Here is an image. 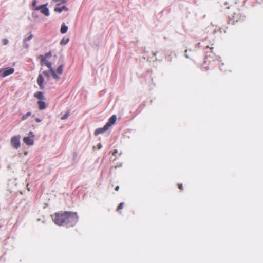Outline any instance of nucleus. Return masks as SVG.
<instances>
[{"mask_svg": "<svg viewBox=\"0 0 263 263\" xmlns=\"http://www.w3.org/2000/svg\"><path fill=\"white\" fill-rule=\"evenodd\" d=\"M185 57L187 58H189V57H188V55L187 54H185Z\"/></svg>", "mask_w": 263, "mask_h": 263, "instance_id": "nucleus-35", "label": "nucleus"}, {"mask_svg": "<svg viewBox=\"0 0 263 263\" xmlns=\"http://www.w3.org/2000/svg\"><path fill=\"white\" fill-rule=\"evenodd\" d=\"M31 112H28L25 115H24L22 117V120H26L30 116H31Z\"/></svg>", "mask_w": 263, "mask_h": 263, "instance_id": "nucleus-18", "label": "nucleus"}, {"mask_svg": "<svg viewBox=\"0 0 263 263\" xmlns=\"http://www.w3.org/2000/svg\"><path fill=\"white\" fill-rule=\"evenodd\" d=\"M14 72V69L13 68L7 67L3 68V78L6 77L9 75L13 74Z\"/></svg>", "mask_w": 263, "mask_h": 263, "instance_id": "nucleus-5", "label": "nucleus"}, {"mask_svg": "<svg viewBox=\"0 0 263 263\" xmlns=\"http://www.w3.org/2000/svg\"><path fill=\"white\" fill-rule=\"evenodd\" d=\"M3 44L5 45H7L9 43V40L7 39H3L2 40Z\"/></svg>", "mask_w": 263, "mask_h": 263, "instance_id": "nucleus-21", "label": "nucleus"}, {"mask_svg": "<svg viewBox=\"0 0 263 263\" xmlns=\"http://www.w3.org/2000/svg\"><path fill=\"white\" fill-rule=\"evenodd\" d=\"M43 74L44 76H46L48 78H49L50 76H52L51 73L49 69V70H48V71H43Z\"/></svg>", "mask_w": 263, "mask_h": 263, "instance_id": "nucleus-17", "label": "nucleus"}, {"mask_svg": "<svg viewBox=\"0 0 263 263\" xmlns=\"http://www.w3.org/2000/svg\"><path fill=\"white\" fill-rule=\"evenodd\" d=\"M3 68L0 69V76H1L3 78Z\"/></svg>", "mask_w": 263, "mask_h": 263, "instance_id": "nucleus-29", "label": "nucleus"}, {"mask_svg": "<svg viewBox=\"0 0 263 263\" xmlns=\"http://www.w3.org/2000/svg\"><path fill=\"white\" fill-rule=\"evenodd\" d=\"M153 55H154V56H155V55H156V53H153Z\"/></svg>", "mask_w": 263, "mask_h": 263, "instance_id": "nucleus-36", "label": "nucleus"}, {"mask_svg": "<svg viewBox=\"0 0 263 263\" xmlns=\"http://www.w3.org/2000/svg\"><path fill=\"white\" fill-rule=\"evenodd\" d=\"M63 68H64V65H60L58 67V68H57V72H55V73L59 77H60V75H61L62 74L63 71Z\"/></svg>", "mask_w": 263, "mask_h": 263, "instance_id": "nucleus-12", "label": "nucleus"}, {"mask_svg": "<svg viewBox=\"0 0 263 263\" xmlns=\"http://www.w3.org/2000/svg\"><path fill=\"white\" fill-rule=\"evenodd\" d=\"M52 219L57 225L73 227L78 221V216L76 212L65 211L55 213Z\"/></svg>", "mask_w": 263, "mask_h": 263, "instance_id": "nucleus-1", "label": "nucleus"}, {"mask_svg": "<svg viewBox=\"0 0 263 263\" xmlns=\"http://www.w3.org/2000/svg\"><path fill=\"white\" fill-rule=\"evenodd\" d=\"M23 47L27 49L29 47V44H27V42H23Z\"/></svg>", "mask_w": 263, "mask_h": 263, "instance_id": "nucleus-25", "label": "nucleus"}, {"mask_svg": "<svg viewBox=\"0 0 263 263\" xmlns=\"http://www.w3.org/2000/svg\"><path fill=\"white\" fill-rule=\"evenodd\" d=\"M21 136L20 135L13 136L10 140L11 146L16 149L19 148L21 145Z\"/></svg>", "mask_w": 263, "mask_h": 263, "instance_id": "nucleus-4", "label": "nucleus"}, {"mask_svg": "<svg viewBox=\"0 0 263 263\" xmlns=\"http://www.w3.org/2000/svg\"><path fill=\"white\" fill-rule=\"evenodd\" d=\"M241 18V15L239 13H234V15L233 16V23L235 22H237Z\"/></svg>", "mask_w": 263, "mask_h": 263, "instance_id": "nucleus-10", "label": "nucleus"}, {"mask_svg": "<svg viewBox=\"0 0 263 263\" xmlns=\"http://www.w3.org/2000/svg\"><path fill=\"white\" fill-rule=\"evenodd\" d=\"M34 96V97L40 100H43L45 99V97L43 95V93L41 91H37V92L35 93Z\"/></svg>", "mask_w": 263, "mask_h": 263, "instance_id": "nucleus-9", "label": "nucleus"}, {"mask_svg": "<svg viewBox=\"0 0 263 263\" xmlns=\"http://www.w3.org/2000/svg\"><path fill=\"white\" fill-rule=\"evenodd\" d=\"M37 105H38L39 108L40 110H43L46 108V103L42 100L38 101Z\"/></svg>", "mask_w": 263, "mask_h": 263, "instance_id": "nucleus-8", "label": "nucleus"}, {"mask_svg": "<svg viewBox=\"0 0 263 263\" xmlns=\"http://www.w3.org/2000/svg\"><path fill=\"white\" fill-rule=\"evenodd\" d=\"M99 134V128H97L95 131V135H98Z\"/></svg>", "mask_w": 263, "mask_h": 263, "instance_id": "nucleus-31", "label": "nucleus"}, {"mask_svg": "<svg viewBox=\"0 0 263 263\" xmlns=\"http://www.w3.org/2000/svg\"><path fill=\"white\" fill-rule=\"evenodd\" d=\"M187 50H186L185 51V53H186V52H187Z\"/></svg>", "mask_w": 263, "mask_h": 263, "instance_id": "nucleus-37", "label": "nucleus"}, {"mask_svg": "<svg viewBox=\"0 0 263 263\" xmlns=\"http://www.w3.org/2000/svg\"><path fill=\"white\" fill-rule=\"evenodd\" d=\"M117 120V117L116 115H112L109 119L108 121V123L111 126L112 125L114 124L116 121Z\"/></svg>", "mask_w": 263, "mask_h": 263, "instance_id": "nucleus-11", "label": "nucleus"}, {"mask_svg": "<svg viewBox=\"0 0 263 263\" xmlns=\"http://www.w3.org/2000/svg\"><path fill=\"white\" fill-rule=\"evenodd\" d=\"M28 137H30V138H33L34 137V135L32 132L30 131L28 133Z\"/></svg>", "mask_w": 263, "mask_h": 263, "instance_id": "nucleus-24", "label": "nucleus"}, {"mask_svg": "<svg viewBox=\"0 0 263 263\" xmlns=\"http://www.w3.org/2000/svg\"><path fill=\"white\" fill-rule=\"evenodd\" d=\"M60 3L59 4H65L66 3L65 0H60Z\"/></svg>", "mask_w": 263, "mask_h": 263, "instance_id": "nucleus-32", "label": "nucleus"}, {"mask_svg": "<svg viewBox=\"0 0 263 263\" xmlns=\"http://www.w3.org/2000/svg\"><path fill=\"white\" fill-rule=\"evenodd\" d=\"M115 189L116 191H118L119 190V186H116Z\"/></svg>", "mask_w": 263, "mask_h": 263, "instance_id": "nucleus-33", "label": "nucleus"}, {"mask_svg": "<svg viewBox=\"0 0 263 263\" xmlns=\"http://www.w3.org/2000/svg\"><path fill=\"white\" fill-rule=\"evenodd\" d=\"M51 56V52H48V53H46L44 57L46 58H49Z\"/></svg>", "mask_w": 263, "mask_h": 263, "instance_id": "nucleus-26", "label": "nucleus"}, {"mask_svg": "<svg viewBox=\"0 0 263 263\" xmlns=\"http://www.w3.org/2000/svg\"><path fill=\"white\" fill-rule=\"evenodd\" d=\"M36 0H33L32 3V9L33 10L39 11L46 16H48L50 14L49 9L47 7V4L42 5L39 6H36Z\"/></svg>", "mask_w": 263, "mask_h": 263, "instance_id": "nucleus-2", "label": "nucleus"}, {"mask_svg": "<svg viewBox=\"0 0 263 263\" xmlns=\"http://www.w3.org/2000/svg\"><path fill=\"white\" fill-rule=\"evenodd\" d=\"M178 188L180 190H183V185H182V184H178Z\"/></svg>", "mask_w": 263, "mask_h": 263, "instance_id": "nucleus-27", "label": "nucleus"}, {"mask_svg": "<svg viewBox=\"0 0 263 263\" xmlns=\"http://www.w3.org/2000/svg\"><path fill=\"white\" fill-rule=\"evenodd\" d=\"M110 126H111L107 123L103 128H100V134L107 130Z\"/></svg>", "mask_w": 263, "mask_h": 263, "instance_id": "nucleus-14", "label": "nucleus"}, {"mask_svg": "<svg viewBox=\"0 0 263 263\" xmlns=\"http://www.w3.org/2000/svg\"><path fill=\"white\" fill-rule=\"evenodd\" d=\"M44 82V78L42 76V74H40L37 79V83L39 86H40L41 89H43L44 88L43 85Z\"/></svg>", "mask_w": 263, "mask_h": 263, "instance_id": "nucleus-7", "label": "nucleus"}, {"mask_svg": "<svg viewBox=\"0 0 263 263\" xmlns=\"http://www.w3.org/2000/svg\"><path fill=\"white\" fill-rule=\"evenodd\" d=\"M41 64L42 66L46 65L50 69L52 77L54 79L56 80L60 79V77L56 74L55 71L52 68L51 63L47 61L43 55H41Z\"/></svg>", "mask_w": 263, "mask_h": 263, "instance_id": "nucleus-3", "label": "nucleus"}, {"mask_svg": "<svg viewBox=\"0 0 263 263\" xmlns=\"http://www.w3.org/2000/svg\"><path fill=\"white\" fill-rule=\"evenodd\" d=\"M32 37H33V35L32 34H30L29 36L24 39L23 42H27V41H29L31 39H32Z\"/></svg>", "mask_w": 263, "mask_h": 263, "instance_id": "nucleus-20", "label": "nucleus"}, {"mask_svg": "<svg viewBox=\"0 0 263 263\" xmlns=\"http://www.w3.org/2000/svg\"><path fill=\"white\" fill-rule=\"evenodd\" d=\"M35 120L36 122H37L38 123H40V122H41L42 121V120L39 119V118H36L35 119Z\"/></svg>", "mask_w": 263, "mask_h": 263, "instance_id": "nucleus-30", "label": "nucleus"}, {"mask_svg": "<svg viewBox=\"0 0 263 263\" xmlns=\"http://www.w3.org/2000/svg\"><path fill=\"white\" fill-rule=\"evenodd\" d=\"M62 9H63V10L66 11H67L68 10V8L65 6H62Z\"/></svg>", "mask_w": 263, "mask_h": 263, "instance_id": "nucleus-28", "label": "nucleus"}, {"mask_svg": "<svg viewBox=\"0 0 263 263\" xmlns=\"http://www.w3.org/2000/svg\"><path fill=\"white\" fill-rule=\"evenodd\" d=\"M68 30V27L65 25L64 23H63L61 25L60 32L62 34L65 33Z\"/></svg>", "mask_w": 263, "mask_h": 263, "instance_id": "nucleus-13", "label": "nucleus"}, {"mask_svg": "<svg viewBox=\"0 0 263 263\" xmlns=\"http://www.w3.org/2000/svg\"><path fill=\"white\" fill-rule=\"evenodd\" d=\"M60 0H53V2H59Z\"/></svg>", "mask_w": 263, "mask_h": 263, "instance_id": "nucleus-34", "label": "nucleus"}, {"mask_svg": "<svg viewBox=\"0 0 263 263\" xmlns=\"http://www.w3.org/2000/svg\"><path fill=\"white\" fill-rule=\"evenodd\" d=\"M118 151L117 149L114 150V151L112 152V155L117 157L118 155H119Z\"/></svg>", "mask_w": 263, "mask_h": 263, "instance_id": "nucleus-23", "label": "nucleus"}, {"mask_svg": "<svg viewBox=\"0 0 263 263\" xmlns=\"http://www.w3.org/2000/svg\"><path fill=\"white\" fill-rule=\"evenodd\" d=\"M123 206H124V203L123 202L120 203V204L119 205V206H118L117 210L119 211L120 210L122 209L123 208Z\"/></svg>", "mask_w": 263, "mask_h": 263, "instance_id": "nucleus-22", "label": "nucleus"}, {"mask_svg": "<svg viewBox=\"0 0 263 263\" xmlns=\"http://www.w3.org/2000/svg\"><path fill=\"white\" fill-rule=\"evenodd\" d=\"M69 38L64 37L61 40L60 44L61 45H62V46L65 45L67 44L69 42Z\"/></svg>", "mask_w": 263, "mask_h": 263, "instance_id": "nucleus-16", "label": "nucleus"}, {"mask_svg": "<svg viewBox=\"0 0 263 263\" xmlns=\"http://www.w3.org/2000/svg\"><path fill=\"white\" fill-rule=\"evenodd\" d=\"M57 7H55L54 9V10L56 12L61 13L63 11V9H62V6L60 7V4H57Z\"/></svg>", "mask_w": 263, "mask_h": 263, "instance_id": "nucleus-15", "label": "nucleus"}, {"mask_svg": "<svg viewBox=\"0 0 263 263\" xmlns=\"http://www.w3.org/2000/svg\"><path fill=\"white\" fill-rule=\"evenodd\" d=\"M23 142L29 146H31L34 144L33 139L30 138V137H25L23 138Z\"/></svg>", "mask_w": 263, "mask_h": 263, "instance_id": "nucleus-6", "label": "nucleus"}, {"mask_svg": "<svg viewBox=\"0 0 263 263\" xmlns=\"http://www.w3.org/2000/svg\"><path fill=\"white\" fill-rule=\"evenodd\" d=\"M69 116V111H67L66 112L61 118V120H65L68 118Z\"/></svg>", "mask_w": 263, "mask_h": 263, "instance_id": "nucleus-19", "label": "nucleus"}]
</instances>
